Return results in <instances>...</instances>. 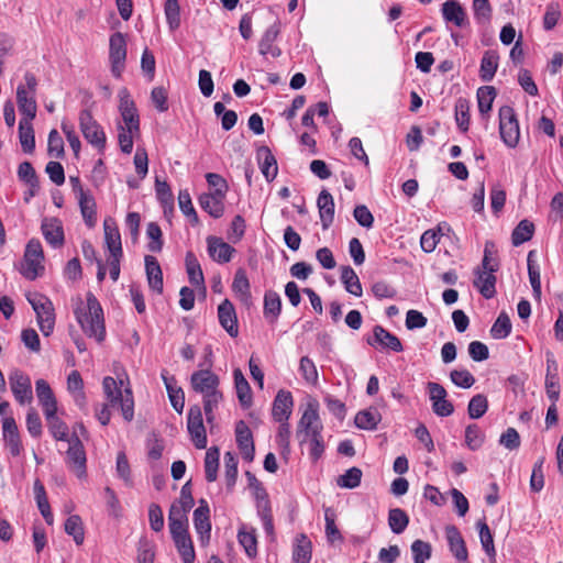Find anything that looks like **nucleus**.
I'll return each instance as SVG.
<instances>
[{"label":"nucleus","mask_w":563,"mask_h":563,"mask_svg":"<svg viewBox=\"0 0 563 563\" xmlns=\"http://www.w3.org/2000/svg\"><path fill=\"white\" fill-rule=\"evenodd\" d=\"M235 438L243 459L249 462L253 461L255 454L253 435L243 420H240L235 426Z\"/></svg>","instance_id":"nucleus-19"},{"label":"nucleus","mask_w":563,"mask_h":563,"mask_svg":"<svg viewBox=\"0 0 563 563\" xmlns=\"http://www.w3.org/2000/svg\"><path fill=\"white\" fill-rule=\"evenodd\" d=\"M280 33V23L278 21L269 25L263 33L258 42V53L262 56L271 55L277 58L282 55V49L275 45L276 40Z\"/></svg>","instance_id":"nucleus-18"},{"label":"nucleus","mask_w":563,"mask_h":563,"mask_svg":"<svg viewBox=\"0 0 563 563\" xmlns=\"http://www.w3.org/2000/svg\"><path fill=\"white\" fill-rule=\"evenodd\" d=\"M24 84L16 87V103L22 118L34 119L37 104L35 100L37 80L32 73L24 75Z\"/></svg>","instance_id":"nucleus-7"},{"label":"nucleus","mask_w":563,"mask_h":563,"mask_svg":"<svg viewBox=\"0 0 563 563\" xmlns=\"http://www.w3.org/2000/svg\"><path fill=\"white\" fill-rule=\"evenodd\" d=\"M362 471L358 467H351L336 478V485L341 488L353 489L360 486Z\"/></svg>","instance_id":"nucleus-58"},{"label":"nucleus","mask_w":563,"mask_h":563,"mask_svg":"<svg viewBox=\"0 0 563 563\" xmlns=\"http://www.w3.org/2000/svg\"><path fill=\"white\" fill-rule=\"evenodd\" d=\"M35 391L40 404L43 407L45 417H52L57 411V402L48 383L44 379H37L35 383Z\"/></svg>","instance_id":"nucleus-24"},{"label":"nucleus","mask_w":563,"mask_h":563,"mask_svg":"<svg viewBox=\"0 0 563 563\" xmlns=\"http://www.w3.org/2000/svg\"><path fill=\"white\" fill-rule=\"evenodd\" d=\"M409 525V517L405 510L400 508H393L388 512V526L390 530L396 533H402Z\"/></svg>","instance_id":"nucleus-46"},{"label":"nucleus","mask_w":563,"mask_h":563,"mask_svg":"<svg viewBox=\"0 0 563 563\" xmlns=\"http://www.w3.org/2000/svg\"><path fill=\"white\" fill-rule=\"evenodd\" d=\"M209 192L199 197L200 207L213 218L222 217L224 212L223 199L228 191L225 178H207Z\"/></svg>","instance_id":"nucleus-4"},{"label":"nucleus","mask_w":563,"mask_h":563,"mask_svg":"<svg viewBox=\"0 0 563 563\" xmlns=\"http://www.w3.org/2000/svg\"><path fill=\"white\" fill-rule=\"evenodd\" d=\"M103 393L111 406H120L123 418L131 421L134 417V400L130 388L122 391L113 377L107 376L102 382Z\"/></svg>","instance_id":"nucleus-5"},{"label":"nucleus","mask_w":563,"mask_h":563,"mask_svg":"<svg viewBox=\"0 0 563 563\" xmlns=\"http://www.w3.org/2000/svg\"><path fill=\"white\" fill-rule=\"evenodd\" d=\"M488 409L487 397L483 394L473 396L468 402L467 413L471 419H479Z\"/></svg>","instance_id":"nucleus-60"},{"label":"nucleus","mask_w":563,"mask_h":563,"mask_svg":"<svg viewBox=\"0 0 563 563\" xmlns=\"http://www.w3.org/2000/svg\"><path fill=\"white\" fill-rule=\"evenodd\" d=\"M499 132L506 145L515 147L518 144L520 131L514 109L504 106L499 109Z\"/></svg>","instance_id":"nucleus-10"},{"label":"nucleus","mask_w":563,"mask_h":563,"mask_svg":"<svg viewBox=\"0 0 563 563\" xmlns=\"http://www.w3.org/2000/svg\"><path fill=\"white\" fill-rule=\"evenodd\" d=\"M145 271H146V277H147L150 288L152 290L156 291L157 294H162L163 292V273H162L158 261L154 256H152V255L145 256Z\"/></svg>","instance_id":"nucleus-32"},{"label":"nucleus","mask_w":563,"mask_h":563,"mask_svg":"<svg viewBox=\"0 0 563 563\" xmlns=\"http://www.w3.org/2000/svg\"><path fill=\"white\" fill-rule=\"evenodd\" d=\"M42 232L51 245L60 246L64 242V232L60 223L56 219H46L42 223Z\"/></svg>","instance_id":"nucleus-36"},{"label":"nucleus","mask_w":563,"mask_h":563,"mask_svg":"<svg viewBox=\"0 0 563 563\" xmlns=\"http://www.w3.org/2000/svg\"><path fill=\"white\" fill-rule=\"evenodd\" d=\"M178 205L181 212L190 220L192 224L198 223V216L192 206L190 195L187 190H180L178 194Z\"/></svg>","instance_id":"nucleus-62"},{"label":"nucleus","mask_w":563,"mask_h":563,"mask_svg":"<svg viewBox=\"0 0 563 563\" xmlns=\"http://www.w3.org/2000/svg\"><path fill=\"white\" fill-rule=\"evenodd\" d=\"M232 290L242 301L250 299V282L244 269L240 268L236 271L232 283Z\"/></svg>","instance_id":"nucleus-47"},{"label":"nucleus","mask_w":563,"mask_h":563,"mask_svg":"<svg viewBox=\"0 0 563 563\" xmlns=\"http://www.w3.org/2000/svg\"><path fill=\"white\" fill-rule=\"evenodd\" d=\"M109 60L111 73L115 78H121L126 60V40L125 36L115 32L109 40Z\"/></svg>","instance_id":"nucleus-11"},{"label":"nucleus","mask_w":563,"mask_h":563,"mask_svg":"<svg viewBox=\"0 0 563 563\" xmlns=\"http://www.w3.org/2000/svg\"><path fill=\"white\" fill-rule=\"evenodd\" d=\"M118 110L121 117L118 123H121L123 129H129L130 131L132 129L134 132H140V115L130 91L122 87L118 92Z\"/></svg>","instance_id":"nucleus-9"},{"label":"nucleus","mask_w":563,"mask_h":563,"mask_svg":"<svg viewBox=\"0 0 563 563\" xmlns=\"http://www.w3.org/2000/svg\"><path fill=\"white\" fill-rule=\"evenodd\" d=\"M168 523L173 539L189 534L187 512L179 508L178 505H172L168 514Z\"/></svg>","instance_id":"nucleus-27"},{"label":"nucleus","mask_w":563,"mask_h":563,"mask_svg":"<svg viewBox=\"0 0 563 563\" xmlns=\"http://www.w3.org/2000/svg\"><path fill=\"white\" fill-rule=\"evenodd\" d=\"M79 125L84 137L95 147L103 148L106 145V134L102 128L93 119L89 110H82L79 113Z\"/></svg>","instance_id":"nucleus-12"},{"label":"nucleus","mask_w":563,"mask_h":563,"mask_svg":"<svg viewBox=\"0 0 563 563\" xmlns=\"http://www.w3.org/2000/svg\"><path fill=\"white\" fill-rule=\"evenodd\" d=\"M207 244L209 256L220 264L230 262L235 252L234 247L217 236H208Z\"/></svg>","instance_id":"nucleus-23"},{"label":"nucleus","mask_w":563,"mask_h":563,"mask_svg":"<svg viewBox=\"0 0 563 563\" xmlns=\"http://www.w3.org/2000/svg\"><path fill=\"white\" fill-rule=\"evenodd\" d=\"M65 532L71 536L77 545L82 544L85 539V532L82 521L79 516L73 515L65 521Z\"/></svg>","instance_id":"nucleus-54"},{"label":"nucleus","mask_w":563,"mask_h":563,"mask_svg":"<svg viewBox=\"0 0 563 563\" xmlns=\"http://www.w3.org/2000/svg\"><path fill=\"white\" fill-rule=\"evenodd\" d=\"M382 420V415L376 407L361 410L354 418L355 426L363 430H375Z\"/></svg>","instance_id":"nucleus-35"},{"label":"nucleus","mask_w":563,"mask_h":563,"mask_svg":"<svg viewBox=\"0 0 563 563\" xmlns=\"http://www.w3.org/2000/svg\"><path fill=\"white\" fill-rule=\"evenodd\" d=\"M187 429L195 446L199 450L206 449L207 434L201 408L198 405L191 406L188 410Z\"/></svg>","instance_id":"nucleus-14"},{"label":"nucleus","mask_w":563,"mask_h":563,"mask_svg":"<svg viewBox=\"0 0 563 563\" xmlns=\"http://www.w3.org/2000/svg\"><path fill=\"white\" fill-rule=\"evenodd\" d=\"M184 563H194L195 550L189 534L173 539Z\"/></svg>","instance_id":"nucleus-55"},{"label":"nucleus","mask_w":563,"mask_h":563,"mask_svg":"<svg viewBox=\"0 0 563 563\" xmlns=\"http://www.w3.org/2000/svg\"><path fill=\"white\" fill-rule=\"evenodd\" d=\"M164 12L167 24L172 31H175L180 25V7L178 0H166Z\"/></svg>","instance_id":"nucleus-61"},{"label":"nucleus","mask_w":563,"mask_h":563,"mask_svg":"<svg viewBox=\"0 0 563 563\" xmlns=\"http://www.w3.org/2000/svg\"><path fill=\"white\" fill-rule=\"evenodd\" d=\"M75 316L82 331L97 342H102L106 335L102 308L91 292L87 294V310L77 308Z\"/></svg>","instance_id":"nucleus-3"},{"label":"nucleus","mask_w":563,"mask_h":563,"mask_svg":"<svg viewBox=\"0 0 563 563\" xmlns=\"http://www.w3.org/2000/svg\"><path fill=\"white\" fill-rule=\"evenodd\" d=\"M27 301L36 313L37 324L43 335L48 336L55 325V312L52 301L38 292L29 294Z\"/></svg>","instance_id":"nucleus-6"},{"label":"nucleus","mask_w":563,"mask_h":563,"mask_svg":"<svg viewBox=\"0 0 563 563\" xmlns=\"http://www.w3.org/2000/svg\"><path fill=\"white\" fill-rule=\"evenodd\" d=\"M219 450L218 448H209L205 457V473L208 482H214L218 476L219 467Z\"/></svg>","instance_id":"nucleus-48"},{"label":"nucleus","mask_w":563,"mask_h":563,"mask_svg":"<svg viewBox=\"0 0 563 563\" xmlns=\"http://www.w3.org/2000/svg\"><path fill=\"white\" fill-rule=\"evenodd\" d=\"M2 431L4 442L13 456H18L22 451V443L19 435L18 426L12 417H7L2 421Z\"/></svg>","instance_id":"nucleus-26"},{"label":"nucleus","mask_w":563,"mask_h":563,"mask_svg":"<svg viewBox=\"0 0 563 563\" xmlns=\"http://www.w3.org/2000/svg\"><path fill=\"white\" fill-rule=\"evenodd\" d=\"M234 386L238 399L243 408H249L252 405V390L249 382L244 377L240 368L233 371Z\"/></svg>","instance_id":"nucleus-34"},{"label":"nucleus","mask_w":563,"mask_h":563,"mask_svg":"<svg viewBox=\"0 0 563 563\" xmlns=\"http://www.w3.org/2000/svg\"><path fill=\"white\" fill-rule=\"evenodd\" d=\"M474 18L479 24L489 23L492 19V7L488 0H473Z\"/></svg>","instance_id":"nucleus-63"},{"label":"nucleus","mask_w":563,"mask_h":563,"mask_svg":"<svg viewBox=\"0 0 563 563\" xmlns=\"http://www.w3.org/2000/svg\"><path fill=\"white\" fill-rule=\"evenodd\" d=\"M474 273V287L477 288L484 298H493L496 294V276L494 275L495 272L482 271L479 267H477Z\"/></svg>","instance_id":"nucleus-29"},{"label":"nucleus","mask_w":563,"mask_h":563,"mask_svg":"<svg viewBox=\"0 0 563 563\" xmlns=\"http://www.w3.org/2000/svg\"><path fill=\"white\" fill-rule=\"evenodd\" d=\"M534 231V225L528 220H521L518 225L514 229L511 234V242L515 246L521 245L529 241Z\"/></svg>","instance_id":"nucleus-50"},{"label":"nucleus","mask_w":563,"mask_h":563,"mask_svg":"<svg viewBox=\"0 0 563 563\" xmlns=\"http://www.w3.org/2000/svg\"><path fill=\"white\" fill-rule=\"evenodd\" d=\"M442 15L446 22H452L456 26H462L465 22L466 13L457 0H448L442 4Z\"/></svg>","instance_id":"nucleus-37"},{"label":"nucleus","mask_w":563,"mask_h":563,"mask_svg":"<svg viewBox=\"0 0 563 563\" xmlns=\"http://www.w3.org/2000/svg\"><path fill=\"white\" fill-rule=\"evenodd\" d=\"M322 430L319 404L317 400H309L298 421L296 439L300 446L309 444V454L313 461H318L324 452Z\"/></svg>","instance_id":"nucleus-1"},{"label":"nucleus","mask_w":563,"mask_h":563,"mask_svg":"<svg viewBox=\"0 0 563 563\" xmlns=\"http://www.w3.org/2000/svg\"><path fill=\"white\" fill-rule=\"evenodd\" d=\"M431 545L422 540H416L411 544L415 563H426L431 556Z\"/></svg>","instance_id":"nucleus-64"},{"label":"nucleus","mask_w":563,"mask_h":563,"mask_svg":"<svg viewBox=\"0 0 563 563\" xmlns=\"http://www.w3.org/2000/svg\"><path fill=\"white\" fill-rule=\"evenodd\" d=\"M33 119L21 118L19 122V140L22 150L31 153L35 148V136L32 125Z\"/></svg>","instance_id":"nucleus-38"},{"label":"nucleus","mask_w":563,"mask_h":563,"mask_svg":"<svg viewBox=\"0 0 563 563\" xmlns=\"http://www.w3.org/2000/svg\"><path fill=\"white\" fill-rule=\"evenodd\" d=\"M104 243L110 254H123L121 234L113 218L103 221Z\"/></svg>","instance_id":"nucleus-28"},{"label":"nucleus","mask_w":563,"mask_h":563,"mask_svg":"<svg viewBox=\"0 0 563 563\" xmlns=\"http://www.w3.org/2000/svg\"><path fill=\"white\" fill-rule=\"evenodd\" d=\"M186 269L190 284L205 289V277L201 266L191 252L186 254Z\"/></svg>","instance_id":"nucleus-41"},{"label":"nucleus","mask_w":563,"mask_h":563,"mask_svg":"<svg viewBox=\"0 0 563 563\" xmlns=\"http://www.w3.org/2000/svg\"><path fill=\"white\" fill-rule=\"evenodd\" d=\"M511 322L506 312H500L490 329V335L496 340L507 338L511 332Z\"/></svg>","instance_id":"nucleus-57"},{"label":"nucleus","mask_w":563,"mask_h":563,"mask_svg":"<svg viewBox=\"0 0 563 563\" xmlns=\"http://www.w3.org/2000/svg\"><path fill=\"white\" fill-rule=\"evenodd\" d=\"M282 301L280 297L275 291H267L264 297V314L275 321L280 313Z\"/></svg>","instance_id":"nucleus-56"},{"label":"nucleus","mask_w":563,"mask_h":563,"mask_svg":"<svg viewBox=\"0 0 563 563\" xmlns=\"http://www.w3.org/2000/svg\"><path fill=\"white\" fill-rule=\"evenodd\" d=\"M445 534L450 551L459 561L467 560V549L464 539L455 526H448L445 528Z\"/></svg>","instance_id":"nucleus-31"},{"label":"nucleus","mask_w":563,"mask_h":563,"mask_svg":"<svg viewBox=\"0 0 563 563\" xmlns=\"http://www.w3.org/2000/svg\"><path fill=\"white\" fill-rule=\"evenodd\" d=\"M238 539L249 558H255L257 555V540L253 529L246 530V528L243 527L239 531Z\"/></svg>","instance_id":"nucleus-53"},{"label":"nucleus","mask_w":563,"mask_h":563,"mask_svg":"<svg viewBox=\"0 0 563 563\" xmlns=\"http://www.w3.org/2000/svg\"><path fill=\"white\" fill-rule=\"evenodd\" d=\"M372 346L379 344L382 347L390 349L394 352H401L404 350L400 340L382 325H375L373 330V338L367 340Z\"/></svg>","instance_id":"nucleus-25"},{"label":"nucleus","mask_w":563,"mask_h":563,"mask_svg":"<svg viewBox=\"0 0 563 563\" xmlns=\"http://www.w3.org/2000/svg\"><path fill=\"white\" fill-rule=\"evenodd\" d=\"M44 255L42 245L38 240H30L26 244L23 262L21 264V274L30 279L34 280L44 271L43 266Z\"/></svg>","instance_id":"nucleus-8"},{"label":"nucleus","mask_w":563,"mask_h":563,"mask_svg":"<svg viewBox=\"0 0 563 563\" xmlns=\"http://www.w3.org/2000/svg\"><path fill=\"white\" fill-rule=\"evenodd\" d=\"M311 541L306 534H299L296 539V545L292 552L295 563H310L311 560Z\"/></svg>","instance_id":"nucleus-43"},{"label":"nucleus","mask_w":563,"mask_h":563,"mask_svg":"<svg viewBox=\"0 0 563 563\" xmlns=\"http://www.w3.org/2000/svg\"><path fill=\"white\" fill-rule=\"evenodd\" d=\"M455 121L461 131L466 132L468 130L470 103L466 99H457L455 103Z\"/></svg>","instance_id":"nucleus-59"},{"label":"nucleus","mask_w":563,"mask_h":563,"mask_svg":"<svg viewBox=\"0 0 563 563\" xmlns=\"http://www.w3.org/2000/svg\"><path fill=\"white\" fill-rule=\"evenodd\" d=\"M294 407V399L290 391L279 390L274 399L272 415L275 421H288Z\"/></svg>","instance_id":"nucleus-22"},{"label":"nucleus","mask_w":563,"mask_h":563,"mask_svg":"<svg viewBox=\"0 0 563 563\" xmlns=\"http://www.w3.org/2000/svg\"><path fill=\"white\" fill-rule=\"evenodd\" d=\"M218 318L221 327L231 338L239 335V325L235 309L229 299H224L218 307Z\"/></svg>","instance_id":"nucleus-20"},{"label":"nucleus","mask_w":563,"mask_h":563,"mask_svg":"<svg viewBox=\"0 0 563 563\" xmlns=\"http://www.w3.org/2000/svg\"><path fill=\"white\" fill-rule=\"evenodd\" d=\"M194 525L201 543L208 542L211 531L210 510L207 501L203 499L200 500L199 507L194 511Z\"/></svg>","instance_id":"nucleus-21"},{"label":"nucleus","mask_w":563,"mask_h":563,"mask_svg":"<svg viewBox=\"0 0 563 563\" xmlns=\"http://www.w3.org/2000/svg\"><path fill=\"white\" fill-rule=\"evenodd\" d=\"M34 494H35L37 507H38L43 518L45 519L47 525H53L54 517L51 511V507H49V504H48V500L46 497L45 488L40 481H35V483H34Z\"/></svg>","instance_id":"nucleus-45"},{"label":"nucleus","mask_w":563,"mask_h":563,"mask_svg":"<svg viewBox=\"0 0 563 563\" xmlns=\"http://www.w3.org/2000/svg\"><path fill=\"white\" fill-rule=\"evenodd\" d=\"M155 190L157 199L161 201L164 212L173 211L174 209V196L169 185L161 178H156Z\"/></svg>","instance_id":"nucleus-49"},{"label":"nucleus","mask_w":563,"mask_h":563,"mask_svg":"<svg viewBox=\"0 0 563 563\" xmlns=\"http://www.w3.org/2000/svg\"><path fill=\"white\" fill-rule=\"evenodd\" d=\"M443 227L448 225L445 223L439 224L437 229H430L422 233L420 239V245L426 253H431L435 250L437 245L440 242Z\"/></svg>","instance_id":"nucleus-51"},{"label":"nucleus","mask_w":563,"mask_h":563,"mask_svg":"<svg viewBox=\"0 0 563 563\" xmlns=\"http://www.w3.org/2000/svg\"><path fill=\"white\" fill-rule=\"evenodd\" d=\"M257 161L263 176H277V161L268 147L262 146L258 148Z\"/></svg>","instance_id":"nucleus-39"},{"label":"nucleus","mask_w":563,"mask_h":563,"mask_svg":"<svg viewBox=\"0 0 563 563\" xmlns=\"http://www.w3.org/2000/svg\"><path fill=\"white\" fill-rule=\"evenodd\" d=\"M498 54L494 51H486L481 60L479 75L483 81H490L498 68Z\"/></svg>","instance_id":"nucleus-40"},{"label":"nucleus","mask_w":563,"mask_h":563,"mask_svg":"<svg viewBox=\"0 0 563 563\" xmlns=\"http://www.w3.org/2000/svg\"><path fill=\"white\" fill-rule=\"evenodd\" d=\"M162 378L165 384L168 398L173 408L181 413L185 407V394L184 390L177 386L176 379L174 376H169L167 371L162 372Z\"/></svg>","instance_id":"nucleus-30"},{"label":"nucleus","mask_w":563,"mask_h":563,"mask_svg":"<svg viewBox=\"0 0 563 563\" xmlns=\"http://www.w3.org/2000/svg\"><path fill=\"white\" fill-rule=\"evenodd\" d=\"M73 190L78 199L81 214L89 225H92L96 216V202L93 197L86 191L80 183V178H70Z\"/></svg>","instance_id":"nucleus-17"},{"label":"nucleus","mask_w":563,"mask_h":563,"mask_svg":"<svg viewBox=\"0 0 563 563\" xmlns=\"http://www.w3.org/2000/svg\"><path fill=\"white\" fill-rule=\"evenodd\" d=\"M317 205L322 228L327 230L332 224L334 218V201L331 194L322 190L318 197Z\"/></svg>","instance_id":"nucleus-33"},{"label":"nucleus","mask_w":563,"mask_h":563,"mask_svg":"<svg viewBox=\"0 0 563 563\" xmlns=\"http://www.w3.org/2000/svg\"><path fill=\"white\" fill-rule=\"evenodd\" d=\"M190 385L192 390L202 398L207 422L212 423L213 412L223 400L219 376L210 369H199L191 374Z\"/></svg>","instance_id":"nucleus-2"},{"label":"nucleus","mask_w":563,"mask_h":563,"mask_svg":"<svg viewBox=\"0 0 563 563\" xmlns=\"http://www.w3.org/2000/svg\"><path fill=\"white\" fill-rule=\"evenodd\" d=\"M69 448L66 452L67 464L76 472L77 477L86 475V453L82 443L77 437L68 440Z\"/></svg>","instance_id":"nucleus-16"},{"label":"nucleus","mask_w":563,"mask_h":563,"mask_svg":"<svg viewBox=\"0 0 563 563\" xmlns=\"http://www.w3.org/2000/svg\"><path fill=\"white\" fill-rule=\"evenodd\" d=\"M11 390L20 405L29 404L33 399L30 377L21 369L14 368L9 375Z\"/></svg>","instance_id":"nucleus-15"},{"label":"nucleus","mask_w":563,"mask_h":563,"mask_svg":"<svg viewBox=\"0 0 563 563\" xmlns=\"http://www.w3.org/2000/svg\"><path fill=\"white\" fill-rule=\"evenodd\" d=\"M341 282L343 283L347 292L356 297L362 296L363 289L360 278L352 267L343 266L341 268Z\"/></svg>","instance_id":"nucleus-42"},{"label":"nucleus","mask_w":563,"mask_h":563,"mask_svg":"<svg viewBox=\"0 0 563 563\" xmlns=\"http://www.w3.org/2000/svg\"><path fill=\"white\" fill-rule=\"evenodd\" d=\"M496 90L492 86H484L477 90L478 111L482 115L487 114L492 110Z\"/></svg>","instance_id":"nucleus-52"},{"label":"nucleus","mask_w":563,"mask_h":563,"mask_svg":"<svg viewBox=\"0 0 563 563\" xmlns=\"http://www.w3.org/2000/svg\"><path fill=\"white\" fill-rule=\"evenodd\" d=\"M536 251H530L528 253V275L529 280L533 290V295L537 299L541 298V279H540V268L536 262Z\"/></svg>","instance_id":"nucleus-44"},{"label":"nucleus","mask_w":563,"mask_h":563,"mask_svg":"<svg viewBox=\"0 0 563 563\" xmlns=\"http://www.w3.org/2000/svg\"><path fill=\"white\" fill-rule=\"evenodd\" d=\"M427 391L434 415L438 417H449L454 412V406L448 400V391L441 384L435 382L427 383Z\"/></svg>","instance_id":"nucleus-13"}]
</instances>
